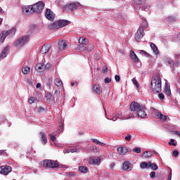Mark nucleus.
I'll return each mask as SVG.
<instances>
[{
  "label": "nucleus",
  "instance_id": "obj_36",
  "mask_svg": "<svg viewBox=\"0 0 180 180\" xmlns=\"http://www.w3.org/2000/svg\"><path fill=\"white\" fill-rule=\"evenodd\" d=\"M55 84L56 86H63V82L60 80V79H56L55 81Z\"/></svg>",
  "mask_w": 180,
  "mask_h": 180
},
{
  "label": "nucleus",
  "instance_id": "obj_17",
  "mask_svg": "<svg viewBox=\"0 0 180 180\" xmlns=\"http://www.w3.org/2000/svg\"><path fill=\"white\" fill-rule=\"evenodd\" d=\"M127 151L128 150L127 148H126V146H121L117 148L118 154H120V155H124V154H126Z\"/></svg>",
  "mask_w": 180,
  "mask_h": 180
},
{
  "label": "nucleus",
  "instance_id": "obj_23",
  "mask_svg": "<svg viewBox=\"0 0 180 180\" xmlns=\"http://www.w3.org/2000/svg\"><path fill=\"white\" fill-rule=\"evenodd\" d=\"M8 50H9V49L8 48V46H6V47L3 49V51H2V52H1V55H0L1 58H5V57H6V53H8Z\"/></svg>",
  "mask_w": 180,
  "mask_h": 180
},
{
  "label": "nucleus",
  "instance_id": "obj_54",
  "mask_svg": "<svg viewBox=\"0 0 180 180\" xmlns=\"http://www.w3.org/2000/svg\"><path fill=\"white\" fill-rule=\"evenodd\" d=\"M68 175H69V176H75V173L73 172H69Z\"/></svg>",
  "mask_w": 180,
  "mask_h": 180
},
{
  "label": "nucleus",
  "instance_id": "obj_34",
  "mask_svg": "<svg viewBox=\"0 0 180 180\" xmlns=\"http://www.w3.org/2000/svg\"><path fill=\"white\" fill-rule=\"evenodd\" d=\"M94 49L95 45H94V44H89L88 46L86 48V50H87V51H94Z\"/></svg>",
  "mask_w": 180,
  "mask_h": 180
},
{
  "label": "nucleus",
  "instance_id": "obj_22",
  "mask_svg": "<svg viewBox=\"0 0 180 180\" xmlns=\"http://www.w3.org/2000/svg\"><path fill=\"white\" fill-rule=\"evenodd\" d=\"M156 116H158V117L160 119V120H163L164 122L167 120V116L161 113V112H158Z\"/></svg>",
  "mask_w": 180,
  "mask_h": 180
},
{
  "label": "nucleus",
  "instance_id": "obj_35",
  "mask_svg": "<svg viewBox=\"0 0 180 180\" xmlns=\"http://www.w3.org/2000/svg\"><path fill=\"white\" fill-rule=\"evenodd\" d=\"M165 91L166 94H167L168 96H171V89L169 88V86H168V84H166Z\"/></svg>",
  "mask_w": 180,
  "mask_h": 180
},
{
  "label": "nucleus",
  "instance_id": "obj_11",
  "mask_svg": "<svg viewBox=\"0 0 180 180\" xmlns=\"http://www.w3.org/2000/svg\"><path fill=\"white\" fill-rule=\"evenodd\" d=\"M45 17L48 20H54V18H56V14L53 11H51V9L46 8V11L45 13Z\"/></svg>",
  "mask_w": 180,
  "mask_h": 180
},
{
  "label": "nucleus",
  "instance_id": "obj_10",
  "mask_svg": "<svg viewBox=\"0 0 180 180\" xmlns=\"http://www.w3.org/2000/svg\"><path fill=\"white\" fill-rule=\"evenodd\" d=\"M78 8V5L75 3H71L69 4H66L64 7H63V11H70L71 12H72V11H75V9H77Z\"/></svg>",
  "mask_w": 180,
  "mask_h": 180
},
{
  "label": "nucleus",
  "instance_id": "obj_42",
  "mask_svg": "<svg viewBox=\"0 0 180 180\" xmlns=\"http://www.w3.org/2000/svg\"><path fill=\"white\" fill-rule=\"evenodd\" d=\"M179 155V152L178 151V150H175L173 151V156L174 157H178Z\"/></svg>",
  "mask_w": 180,
  "mask_h": 180
},
{
  "label": "nucleus",
  "instance_id": "obj_43",
  "mask_svg": "<svg viewBox=\"0 0 180 180\" xmlns=\"http://www.w3.org/2000/svg\"><path fill=\"white\" fill-rule=\"evenodd\" d=\"M158 98H159L161 101H163V99H165V96H164V94L160 93V94H159V95H158Z\"/></svg>",
  "mask_w": 180,
  "mask_h": 180
},
{
  "label": "nucleus",
  "instance_id": "obj_48",
  "mask_svg": "<svg viewBox=\"0 0 180 180\" xmlns=\"http://www.w3.org/2000/svg\"><path fill=\"white\" fill-rule=\"evenodd\" d=\"M150 177L152 179H154V178H155V172H150Z\"/></svg>",
  "mask_w": 180,
  "mask_h": 180
},
{
  "label": "nucleus",
  "instance_id": "obj_19",
  "mask_svg": "<svg viewBox=\"0 0 180 180\" xmlns=\"http://www.w3.org/2000/svg\"><path fill=\"white\" fill-rule=\"evenodd\" d=\"M93 90L98 95H101L102 94V90H101V86L99 84H94L93 86Z\"/></svg>",
  "mask_w": 180,
  "mask_h": 180
},
{
  "label": "nucleus",
  "instance_id": "obj_46",
  "mask_svg": "<svg viewBox=\"0 0 180 180\" xmlns=\"http://www.w3.org/2000/svg\"><path fill=\"white\" fill-rule=\"evenodd\" d=\"M115 79L116 82H120V76L119 75H116L115 76Z\"/></svg>",
  "mask_w": 180,
  "mask_h": 180
},
{
  "label": "nucleus",
  "instance_id": "obj_8",
  "mask_svg": "<svg viewBox=\"0 0 180 180\" xmlns=\"http://www.w3.org/2000/svg\"><path fill=\"white\" fill-rule=\"evenodd\" d=\"M143 37H144V27L141 26L135 34V40L140 41Z\"/></svg>",
  "mask_w": 180,
  "mask_h": 180
},
{
  "label": "nucleus",
  "instance_id": "obj_24",
  "mask_svg": "<svg viewBox=\"0 0 180 180\" xmlns=\"http://www.w3.org/2000/svg\"><path fill=\"white\" fill-rule=\"evenodd\" d=\"M101 51H96L94 56V58L96 60V61H99L101 60Z\"/></svg>",
  "mask_w": 180,
  "mask_h": 180
},
{
  "label": "nucleus",
  "instance_id": "obj_63",
  "mask_svg": "<svg viewBox=\"0 0 180 180\" xmlns=\"http://www.w3.org/2000/svg\"><path fill=\"white\" fill-rule=\"evenodd\" d=\"M112 120H113V122H116V120H117V117H113Z\"/></svg>",
  "mask_w": 180,
  "mask_h": 180
},
{
  "label": "nucleus",
  "instance_id": "obj_64",
  "mask_svg": "<svg viewBox=\"0 0 180 180\" xmlns=\"http://www.w3.org/2000/svg\"><path fill=\"white\" fill-rule=\"evenodd\" d=\"M134 2L137 3V4H140V0H134Z\"/></svg>",
  "mask_w": 180,
  "mask_h": 180
},
{
  "label": "nucleus",
  "instance_id": "obj_20",
  "mask_svg": "<svg viewBox=\"0 0 180 180\" xmlns=\"http://www.w3.org/2000/svg\"><path fill=\"white\" fill-rule=\"evenodd\" d=\"M150 48L152 49L153 53L157 56L158 55V47H157V45L154 43H150Z\"/></svg>",
  "mask_w": 180,
  "mask_h": 180
},
{
  "label": "nucleus",
  "instance_id": "obj_9",
  "mask_svg": "<svg viewBox=\"0 0 180 180\" xmlns=\"http://www.w3.org/2000/svg\"><path fill=\"white\" fill-rule=\"evenodd\" d=\"M10 172H12V167L11 166L0 167V174H2L3 175H8Z\"/></svg>",
  "mask_w": 180,
  "mask_h": 180
},
{
  "label": "nucleus",
  "instance_id": "obj_29",
  "mask_svg": "<svg viewBox=\"0 0 180 180\" xmlns=\"http://www.w3.org/2000/svg\"><path fill=\"white\" fill-rule=\"evenodd\" d=\"M149 168H151L153 171H157V169H158V166L155 163H151V162H149Z\"/></svg>",
  "mask_w": 180,
  "mask_h": 180
},
{
  "label": "nucleus",
  "instance_id": "obj_2",
  "mask_svg": "<svg viewBox=\"0 0 180 180\" xmlns=\"http://www.w3.org/2000/svg\"><path fill=\"white\" fill-rule=\"evenodd\" d=\"M150 89L153 94H160L162 91V81L160 75H156L152 77Z\"/></svg>",
  "mask_w": 180,
  "mask_h": 180
},
{
  "label": "nucleus",
  "instance_id": "obj_49",
  "mask_svg": "<svg viewBox=\"0 0 180 180\" xmlns=\"http://www.w3.org/2000/svg\"><path fill=\"white\" fill-rule=\"evenodd\" d=\"M141 53L146 56V57H150V53H147L146 51H141Z\"/></svg>",
  "mask_w": 180,
  "mask_h": 180
},
{
  "label": "nucleus",
  "instance_id": "obj_60",
  "mask_svg": "<svg viewBox=\"0 0 180 180\" xmlns=\"http://www.w3.org/2000/svg\"><path fill=\"white\" fill-rule=\"evenodd\" d=\"M174 139H171L170 142H169V146H172V143H174Z\"/></svg>",
  "mask_w": 180,
  "mask_h": 180
},
{
  "label": "nucleus",
  "instance_id": "obj_4",
  "mask_svg": "<svg viewBox=\"0 0 180 180\" xmlns=\"http://www.w3.org/2000/svg\"><path fill=\"white\" fill-rule=\"evenodd\" d=\"M43 9H44V3L42 1L38 2L31 6L30 13H41Z\"/></svg>",
  "mask_w": 180,
  "mask_h": 180
},
{
  "label": "nucleus",
  "instance_id": "obj_41",
  "mask_svg": "<svg viewBox=\"0 0 180 180\" xmlns=\"http://www.w3.org/2000/svg\"><path fill=\"white\" fill-rule=\"evenodd\" d=\"M49 137H50L51 141H56V140H57V138H56V136H54L53 134H49Z\"/></svg>",
  "mask_w": 180,
  "mask_h": 180
},
{
  "label": "nucleus",
  "instance_id": "obj_25",
  "mask_svg": "<svg viewBox=\"0 0 180 180\" xmlns=\"http://www.w3.org/2000/svg\"><path fill=\"white\" fill-rule=\"evenodd\" d=\"M79 171L82 174H86V173H88V172L89 170L88 169V167H84V166H81V167H79Z\"/></svg>",
  "mask_w": 180,
  "mask_h": 180
},
{
  "label": "nucleus",
  "instance_id": "obj_13",
  "mask_svg": "<svg viewBox=\"0 0 180 180\" xmlns=\"http://www.w3.org/2000/svg\"><path fill=\"white\" fill-rule=\"evenodd\" d=\"M99 162H101V157H91L89 159L90 165H97Z\"/></svg>",
  "mask_w": 180,
  "mask_h": 180
},
{
  "label": "nucleus",
  "instance_id": "obj_16",
  "mask_svg": "<svg viewBox=\"0 0 180 180\" xmlns=\"http://www.w3.org/2000/svg\"><path fill=\"white\" fill-rule=\"evenodd\" d=\"M35 70L38 72H43V71H44V70H46V65L41 64V63H38L35 66Z\"/></svg>",
  "mask_w": 180,
  "mask_h": 180
},
{
  "label": "nucleus",
  "instance_id": "obj_62",
  "mask_svg": "<svg viewBox=\"0 0 180 180\" xmlns=\"http://www.w3.org/2000/svg\"><path fill=\"white\" fill-rule=\"evenodd\" d=\"M40 86H41V84L40 83L37 84V88H40Z\"/></svg>",
  "mask_w": 180,
  "mask_h": 180
},
{
  "label": "nucleus",
  "instance_id": "obj_39",
  "mask_svg": "<svg viewBox=\"0 0 180 180\" xmlns=\"http://www.w3.org/2000/svg\"><path fill=\"white\" fill-rule=\"evenodd\" d=\"M111 81H112V79L110 77H105L104 79V82L105 84H109L111 82Z\"/></svg>",
  "mask_w": 180,
  "mask_h": 180
},
{
  "label": "nucleus",
  "instance_id": "obj_57",
  "mask_svg": "<svg viewBox=\"0 0 180 180\" xmlns=\"http://www.w3.org/2000/svg\"><path fill=\"white\" fill-rule=\"evenodd\" d=\"M173 133H175L177 136H180V131H173Z\"/></svg>",
  "mask_w": 180,
  "mask_h": 180
},
{
  "label": "nucleus",
  "instance_id": "obj_50",
  "mask_svg": "<svg viewBox=\"0 0 180 180\" xmlns=\"http://www.w3.org/2000/svg\"><path fill=\"white\" fill-rule=\"evenodd\" d=\"M79 50H86V47L84 46V44H81L79 46Z\"/></svg>",
  "mask_w": 180,
  "mask_h": 180
},
{
  "label": "nucleus",
  "instance_id": "obj_15",
  "mask_svg": "<svg viewBox=\"0 0 180 180\" xmlns=\"http://www.w3.org/2000/svg\"><path fill=\"white\" fill-rule=\"evenodd\" d=\"M50 49H51V46H50V44L44 45L41 49V54H47Z\"/></svg>",
  "mask_w": 180,
  "mask_h": 180
},
{
  "label": "nucleus",
  "instance_id": "obj_7",
  "mask_svg": "<svg viewBox=\"0 0 180 180\" xmlns=\"http://www.w3.org/2000/svg\"><path fill=\"white\" fill-rule=\"evenodd\" d=\"M15 33H16L15 28H12L11 30H8L7 31H4L1 33V36L0 37V43H4V41H5V39H6L7 36H9V34L14 36Z\"/></svg>",
  "mask_w": 180,
  "mask_h": 180
},
{
  "label": "nucleus",
  "instance_id": "obj_58",
  "mask_svg": "<svg viewBox=\"0 0 180 180\" xmlns=\"http://www.w3.org/2000/svg\"><path fill=\"white\" fill-rule=\"evenodd\" d=\"M50 67H51V64H50V63H47V64L45 65V68H50Z\"/></svg>",
  "mask_w": 180,
  "mask_h": 180
},
{
  "label": "nucleus",
  "instance_id": "obj_18",
  "mask_svg": "<svg viewBox=\"0 0 180 180\" xmlns=\"http://www.w3.org/2000/svg\"><path fill=\"white\" fill-rule=\"evenodd\" d=\"M39 135L41 136V141L43 144H47V135L44 132H40Z\"/></svg>",
  "mask_w": 180,
  "mask_h": 180
},
{
  "label": "nucleus",
  "instance_id": "obj_38",
  "mask_svg": "<svg viewBox=\"0 0 180 180\" xmlns=\"http://www.w3.org/2000/svg\"><path fill=\"white\" fill-rule=\"evenodd\" d=\"M132 82L134 85H136V88H139V86H140V85L139 84V82H137V79H136V78L132 79Z\"/></svg>",
  "mask_w": 180,
  "mask_h": 180
},
{
  "label": "nucleus",
  "instance_id": "obj_53",
  "mask_svg": "<svg viewBox=\"0 0 180 180\" xmlns=\"http://www.w3.org/2000/svg\"><path fill=\"white\" fill-rule=\"evenodd\" d=\"M43 112H44V108L43 107H39L38 110V113H41Z\"/></svg>",
  "mask_w": 180,
  "mask_h": 180
},
{
  "label": "nucleus",
  "instance_id": "obj_55",
  "mask_svg": "<svg viewBox=\"0 0 180 180\" xmlns=\"http://www.w3.org/2000/svg\"><path fill=\"white\" fill-rule=\"evenodd\" d=\"M6 155V152L4 150H0V155Z\"/></svg>",
  "mask_w": 180,
  "mask_h": 180
},
{
  "label": "nucleus",
  "instance_id": "obj_45",
  "mask_svg": "<svg viewBox=\"0 0 180 180\" xmlns=\"http://www.w3.org/2000/svg\"><path fill=\"white\" fill-rule=\"evenodd\" d=\"M70 153H77V148L76 147H71L70 148Z\"/></svg>",
  "mask_w": 180,
  "mask_h": 180
},
{
  "label": "nucleus",
  "instance_id": "obj_51",
  "mask_svg": "<svg viewBox=\"0 0 180 180\" xmlns=\"http://www.w3.org/2000/svg\"><path fill=\"white\" fill-rule=\"evenodd\" d=\"M64 154H70V153H71V150H70V148L68 149H65L63 150Z\"/></svg>",
  "mask_w": 180,
  "mask_h": 180
},
{
  "label": "nucleus",
  "instance_id": "obj_1",
  "mask_svg": "<svg viewBox=\"0 0 180 180\" xmlns=\"http://www.w3.org/2000/svg\"><path fill=\"white\" fill-rule=\"evenodd\" d=\"M129 108L131 112L136 113L139 117L144 118L147 116L146 105L141 103L133 101L131 103Z\"/></svg>",
  "mask_w": 180,
  "mask_h": 180
},
{
  "label": "nucleus",
  "instance_id": "obj_5",
  "mask_svg": "<svg viewBox=\"0 0 180 180\" xmlns=\"http://www.w3.org/2000/svg\"><path fill=\"white\" fill-rule=\"evenodd\" d=\"M30 37L29 35H25L20 37L18 40L14 42V47H22L27 41H29Z\"/></svg>",
  "mask_w": 180,
  "mask_h": 180
},
{
  "label": "nucleus",
  "instance_id": "obj_37",
  "mask_svg": "<svg viewBox=\"0 0 180 180\" xmlns=\"http://www.w3.org/2000/svg\"><path fill=\"white\" fill-rule=\"evenodd\" d=\"M132 151L136 154H140V153H141V149L140 148L136 147L132 149Z\"/></svg>",
  "mask_w": 180,
  "mask_h": 180
},
{
  "label": "nucleus",
  "instance_id": "obj_12",
  "mask_svg": "<svg viewBox=\"0 0 180 180\" xmlns=\"http://www.w3.org/2000/svg\"><path fill=\"white\" fill-rule=\"evenodd\" d=\"M122 171H127L129 172V171H131V169H133V165H131L129 161H125L122 165Z\"/></svg>",
  "mask_w": 180,
  "mask_h": 180
},
{
  "label": "nucleus",
  "instance_id": "obj_28",
  "mask_svg": "<svg viewBox=\"0 0 180 180\" xmlns=\"http://www.w3.org/2000/svg\"><path fill=\"white\" fill-rule=\"evenodd\" d=\"M79 43L80 44H84V46H86V44H88V41H86V39H85V37H81L79 39Z\"/></svg>",
  "mask_w": 180,
  "mask_h": 180
},
{
  "label": "nucleus",
  "instance_id": "obj_31",
  "mask_svg": "<svg viewBox=\"0 0 180 180\" xmlns=\"http://www.w3.org/2000/svg\"><path fill=\"white\" fill-rule=\"evenodd\" d=\"M22 72L25 75L29 74V72H30V67H28V66L22 67Z\"/></svg>",
  "mask_w": 180,
  "mask_h": 180
},
{
  "label": "nucleus",
  "instance_id": "obj_56",
  "mask_svg": "<svg viewBox=\"0 0 180 180\" xmlns=\"http://www.w3.org/2000/svg\"><path fill=\"white\" fill-rule=\"evenodd\" d=\"M172 178V172H170V173L169 174V176H168V180H171Z\"/></svg>",
  "mask_w": 180,
  "mask_h": 180
},
{
  "label": "nucleus",
  "instance_id": "obj_59",
  "mask_svg": "<svg viewBox=\"0 0 180 180\" xmlns=\"http://www.w3.org/2000/svg\"><path fill=\"white\" fill-rule=\"evenodd\" d=\"M108 72V67L103 68V72Z\"/></svg>",
  "mask_w": 180,
  "mask_h": 180
},
{
  "label": "nucleus",
  "instance_id": "obj_27",
  "mask_svg": "<svg viewBox=\"0 0 180 180\" xmlns=\"http://www.w3.org/2000/svg\"><path fill=\"white\" fill-rule=\"evenodd\" d=\"M91 141H93V143H96V144H97V146H101V147H105V146H106V144L99 141V140H98L96 139H92Z\"/></svg>",
  "mask_w": 180,
  "mask_h": 180
},
{
  "label": "nucleus",
  "instance_id": "obj_40",
  "mask_svg": "<svg viewBox=\"0 0 180 180\" xmlns=\"http://www.w3.org/2000/svg\"><path fill=\"white\" fill-rule=\"evenodd\" d=\"M52 96H53L51 95V94L47 93L46 95V101H50V99H51Z\"/></svg>",
  "mask_w": 180,
  "mask_h": 180
},
{
  "label": "nucleus",
  "instance_id": "obj_44",
  "mask_svg": "<svg viewBox=\"0 0 180 180\" xmlns=\"http://www.w3.org/2000/svg\"><path fill=\"white\" fill-rule=\"evenodd\" d=\"M125 140L126 141H130L131 140V135L128 134L127 136H125Z\"/></svg>",
  "mask_w": 180,
  "mask_h": 180
},
{
  "label": "nucleus",
  "instance_id": "obj_30",
  "mask_svg": "<svg viewBox=\"0 0 180 180\" xmlns=\"http://www.w3.org/2000/svg\"><path fill=\"white\" fill-rule=\"evenodd\" d=\"M30 9H32V6H22L23 13H29V12L30 13Z\"/></svg>",
  "mask_w": 180,
  "mask_h": 180
},
{
  "label": "nucleus",
  "instance_id": "obj_32",
  "mask_svg": "<svg viewBox=\"0 0 180 180\" xmlns=\"http://www.w3.org/2000/svg\"><path fill=\"white\" fill-rule=\"evenodd\" d=\"M140 167L143 169H144L146 168H150V162H143L141 163Z\"/></svg>",
  "mask_w": 180,
  "mask_h": 180
},
{
  "label": "nucleus",
  "instance_id": "obj_52",
  "mask_svg": "<svg viewBox=\"0 0 180 180\" xmlns=\"http://www.w3.org/2000/svg\"><path fill=\"white\" fill-rule=\"evenodd\" d=\"M34 103V98L30 97L29 99V103Z\"/></svg>",
  "mask_w": 180,
  "mask_h": 180
},
{
  "label": "nucleus",
  "instance_id": "obj_6",
  "mask_svg": "<svg viewBox=\"0 0 180 180\" xmlns=\"http://www.w3.org/2000/svg\"><path fill=\"white\" fill-rule=\"evenodd\" d=\"M42 165L44 168H52L54 169V168H58L60 167V165L57 161L51 160H45L43 161Z\"/></svg>",
  "mask_w": 180,
  "mask_h": 180
},
{
  "label": "nucleus",
  "instance_id": "obj_14",
  "mask_svg": "<svg viewBox=\"0 0 180 180\" xmlns=\"http://www.w3.org/2000/svg\"><path fill=\"white\" fill-rule=\"evenodd\" d=\"M67 41L63 40V41H60L58 42V49L59 50H67Z\"/></svg>",
  "mask_w": 180,
  "mask_h": 180
},
{
  "label": "nucleus",
  "instance_id": "obj_61",
  "mask_svg": "<svg viewBox=\"0 0 180 180\" xmlns=\"http://www.w3.org/2000/svg\"><path fill=\"white\" fill-rule=\"evenodd\" d=\"M131 117H134V115L130 114V115H129V117H127V119H130Z\"/></svg>",
  "mask_w": 180,
  "mask_h": 180
},
{
  "label": "nucleus",
  "instance_id": "obj_21",
  "mask_svg": "<svg viewBox=\"0 0 180 180\" xmlns=\"http://www.w3.org/2000/svg\"><path fill=\"white\" fill-rule=\"evenodd\" d=\"M130 56H131V60H133V61H134V63H137V61H139V57H137V55H136L134 51H131Z\"/></svg>",
  "mask_w": 180,
  "mask_h": 180
},
{
  "label": "nucleus",
  "instance_id": "obj_33",
  "mask_svg": "<svg viewBox=\"0 0 180 180\" xmlns=\"http://www.w3.org/2000/svg\"><path fill=\"white\" fill-rule=\"evenodd\" d=\"M143 157L144 158H150V157H153V153L150 151H146L143 153Z\"/></svg>",
  "mask_w": 180,
  "mask_h": 180
},
{
  "label": "nucleus",
  "instance_id": "obj_26",
  "mask_svg": "<svg viewBox=\"0 0 180 180\" xmlns=\"http://www.w3.org/2000/svg\"><path fill=\"white\" fill-rule=\"evenodd\" d=\"M167 22H168L169 23L176 22V17L175 15L169 16L167 19Z\"/></svg>",
  "mask_w": 180,
  "mask_h": 180
},
{
  "label": "nucleus",
  "instance_id": "obj_3",
  "mask_svg": "<svg viewBox=\"0 0 180 180\" xmlns=\"http://www.w3.org/2000/svg\"><path fill=\"white\" fill-rule=\"evenodd\" d=\"M70 23L71 22L68 20H59L49 24L48 27L49 30H57L58 29H61V27L68 26Z\"/></svg>",
  "mask_w": 180,
  "mask_h": 180
},
{
  "label": "nucleus",
  "instance_id": "obj_47",
  "mask_svg": "<svg viewBox=\"0 0 180 180\" xmlns=\"http://www.w3.org/2000/svg\"><path fill=\"white\" fill-rule=\"evenodd\" d=\"M58 133H63L64 131V127L63 126H59V128L58 129Z\"/></svg>",
  "mask_w": 180,
  "mask_h": 180
}]
</instances>
